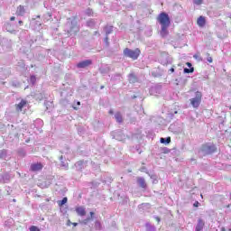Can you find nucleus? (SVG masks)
Segmentation results:
<instances>
[{
  "instance_id": "nucleus-1",
  "label": "nucleus",
  "mask_w": 231,
  "mask_h": 231,
  "mask_svg": "<svg viewBox=\"0 0 231 231\" xmlns=\"http://www.w3.org/2000/svg\"><path fill=\"white\" fill-rule=\"evenodd\" d=\"M159 24H161V35L162 37H167L169 35V27L171 26V18L169 14L162 13L157 17Z\"/></svg>"
},
{
  "instance_id": "nucleus-2",
  "label": "nucleus",
  "mask_w": 231,
  "mask_h": 231,
  "mask_svg": "<svg viewBox=\"0 0 231 231\" xmlns=\"http://www.w3.org/2000/svg\"><path fill=\"white\" fill-rule=\"evenodd\" d=\"M201 98H203V94L200 91L195 92V97L189 99L192 107H199L201 105Z\"/></svg>"
},
{
  "instance_id": "nucleus-3",
  "label": "nucleus",
  "mask_w": 231,
  "mask_h": 231,
  "mask_svg": "<svg viewBox=\"0 0 231 231\" xmlns=\"http://www.w3.org/2000/svg\"><path fill=\"white\" fill-rule=\"evenodd\" d=\"M124 54L125 57H129L130 59H134V60H136L138 57H140V49L131 50V49H125L124 51Z\"/></svg>"
},
{
  "instance_id": "nucleus-4",
  "label": "nucleus",
  "mask_w": 231,
  "mask_h": 231,
  "mask_svg": "<svg viewBox=\"0 0 231 231\" xmlns=\"http://www.w3.org/2000/svg\"><path fill=\"white\" fill-rule=\"evenodd\" d=\"M70 29L69 30V33L73 34L77 33L79 32V25L77 24V20H73L71 22H68V26H71Z\"/></svg>"
},
{
  "instance_id": "nucleus-5",
  "label": "nucleus",
  "mask_w": 231,
  "mask_h": 231,
  "mask_svg": "<svg viewBox=\"0 0 231 231\" xmlns=\"http://www.w3.org/2000/svg\"><path fill=\"white\" fill-rule=\"evenodd\" d=\"M28 107L26 100L23 99L18 105H16V111L21 112Z\"/></svg>"
},
{
  "instance_id": "nucleus-6",
  "label": "nucleus",
  "mask_w": 231,
  "mask_h": 231,
  "mask_svg": "<svg viewBox=\"0 0 231 231\" xmlns=\"http://www.w3.org/2000/svg\"><path fill=\"white\" fill-rule=\"evenodd\" d=\"M42 163L41 162L33 163L31 165V171H32L33 172H37L39 171H42Z\"/></svg>"
},
{
  "instance_id": "nucleus-7",
  "label": "nucleus",
  "mask_w": 231,
  "mask_h": 231,
  "mask_svg": "<svg viewBox=\"0 0 231 231\" xmlns=\"http://www.w3.org/2000/svg\"><path fill=\"white\" fill-rule=\"evenodd\" d=\"M203 151H205L206 154H211V152H214L216 151L215 145H205L203 147Z\"/></svg>"
},
{
  "instance_id": "nucleus-8",
  "label": "nucleus",
  "mask_w": 231,
  "mask_h": 231,
  "mask_svg": "<svg viewBox=\"0 0 231 231\" xmlns=\"http://www.w3.org/2000/svg\"><path fill=\"white\" fill-rule=\"evenodd\" d=\"M88 66H91V60H86L78 63V68H88Z\"/></svg>"
},
{
  "instance_id": "nucleus-9",
  "label": "nucleus",
  "mask_w": 231,
  "mask_h": 231,
  "mask_svg": "<svg viewBox=\"0 0 231 231\" xmlns=\"http://www.w3.org/2000/svg\"><path fill=\"white\" fill-rule=\"evenodd\" d=\"M204 226H205V222L203 221V219H199L198 224L196 226V231L203 230Z\"/></svg>"
},
{
  "instance_id": "nucleus-10",
  "label": "nucleus",
  "mask_w": 231,
  "mask_h": 231,
  "mask_svg": "<svg viewBox=\"0 0 231 231\" xmlns=\"http://www.w3.org/2000/svg\"><path fill=\"white\" fill-rule=\"evenodd\" d=\"M205 23H206V20H205V17L203 16H200L198 21H197V24L199 26H200V28H203V26H205Z\"/></svg>"
},
{
  "instance_id": "nucleus-11",
  "label": "nucleus",
  "mask_w": 231,
  "mask_h": 231,
  "mask_svg": "<svg viewBox=\"0 0 231 231\" xmlns=\"http://www.w3.org/2000/svg\"><path fill=\"white\" fill-rule=\"evenodd\" d=\"M137 183L138 185H140V187H142V189H145V187H147V184H145V180L143 178H139L137 180Z\"/></svg>"
},
{
  "instance_id": "nucleus-12",
  "label": "nucleus",
  "mask_w": 231,
  "mask_h": 231,
  "mask_svg": "<svg viewBox=\"0 0 231 231\" xmlns=\"http://www.w3.org/2000/svg\"><path fill=\"white\" fill-rule=\"evenodd\" d=\"M77 213L79 216H86V208L79 207L76 208Z\"/></svg>"
},
{
  "instance_id": "nucleus-13",
  "label": "nucleus",
  "mask_w": 231,
  "mask_h": 231,
  "mask_svg": "<svg viewBox=\"0 0 231 231\" xmlns=\"http://www.w3.org/2000/svg\"><path fill=\"white\" fill-rule=\"evenodd\" d=\"M24 12H25L24 6L20 5V6H18V8L16 10V14L17 15H24Z\"/></svg>"
},
{
  "instance_id": "nucleus-14",
  "label": "nucleus",
  "mask_w": 231,
  "mask_h": 231,
  "mask_svg": "<svg viewBox=\"0 0 231 231\" xmlns=\"http://www.w3.org/2000/svg\"><path fill=\"white\" fill-rule=\"evenodd\" d=\"M161 143H171V137L161 138Z\"/></svg>"
},
{
  "instance_id": "nucleus-15",
  "label": "nucleus",
  "mask_w": 231,
  "mask_h": 231,
  "mask_svg": "<svg viewBox=\"0 0 231 231\" xmlns=\"http://www.w3.org/2000/svg\"><path fill=\"white\" fill-rule=\"evenodd\" d=\"M115 118H116V120H117V122H122V114H120V113H116V115H115Z\"/></svg>"
},
{
  "instance_id": "nucleus-16",
  "label": "nucleus",
  "mask_w": 231,
  "mask_h": 231,
  "mask_svg": "<svg viewBox=\"0 0 231 231\" xmlns=\"http://www.w3.org/2000/svg\"><path fill=\"white\" fill-rule=\"evenodd\" d=\"M68 203V198H63L61 201H59V206L62 207V205H66Z\"/></svg>"
},
{
  "instance_id": "nucleus-17",
  "label": "nucleus",
  "mask_w": 231,
  "mask_h": 231,
  "mask_svg": "<svg viewBox=\"0 0 231 231\" xmlns=\"http://www.w3.org/2000/svg\"><path fill=\"white\" fill-rule=\"evenodd\" d=\"M6 156V150L0 151V158H5Z\"/></svg>"
},
{
  "instance_id": "nucleus-18",
  "label": "nucleus",
  "mask_w": 231,
  "mask_h": 231,
  "mask_svg": "<svg viewBox=\"0 0 231 231\" xmlns=\"http://www.w3.org/2000/svg\"><path fill=\"white\" fill-rule=\"evenodd\" d=\"M95 228L97 230H100V228H102V225L100 224V222H98V221L96 222Z\"/></svg>"
},
{
  "instance_id": "nucleus-19",
  "label": "nucleus",
  "mask_w": 231,
  "mask_h": 231,
  "mask_svg": "<svg viewBox=\"0 0 231 231\" xmlns=\"http://www.w3.org/2000/svg\"><path fill=\"white\" fill-rule=\"evenodd\" d=\"M184 73H194V68L184 69Z\"/></svg>"
},
{
  "instance_id": "nucleus-20",
  "label": "nucleus",
  "mask_w": 231,
  "mask_h": 231,
  "mask_svg": "<svg viewBox=\"0 0 231 231\" xmlns=\"http://www.w3.org/2000/svg\"><path fill=\"white\" fill-rule=\"evenodd\" d=\"M36 80H37V79L35 78V76H31V78H30L31 84H35Z\"/></svg>"
},
{
  "instance_id": "nucleus-21",
  "label": "nucleus",
  "mask_w": 231,
  "mask_h": 231,
  "mask_svg": "<svg viewBox=\"0 0 231 231\" xmlns=\"http://www.w3.org/2000/svg\"><path fill=\"white\" fill-rule=\"evenodd\" d=\"M30 231H41V229H39L37 226H32L31 227H30Z\"/></svg>"
},
{
  "instance_id": "nucleus-22",
  "label": "nucleus",
  "mask_w": 231,
  "mask_h": 231,
  "mask_svg": "<svg viewBox=\"0 0 231 231\" xmlns=\"http://www.w3.org/2000/svg\"><path fill=\"white\" fill-rule=\"evenodd\" d=\"M194 5H201L203 3V0H193Z\"/></svg>"
},
{
  "instance_id": "nucleus-23",
  "label": "nucleus",
  "mask_w": 231,
  "mask_h": 231,
  "mask_svg": "<svg viewBox=\"0 0 231 231\" xmlns=\"http://www.w3.org/2000/svg\"><path fill=\"white\" fill-rule=\"evenodd\" d=\"M134 74H130L129 75V80H130V82H134Z\"/></svg>"
},
{
  "instance_id": "nucleus-24",
  "label": "nucleus",
  "mask_w": 231,
  "mask_h": 231,
  "mask_svg": "<svg viewBox=\"0 0 231 231\" xmlns=\"http://www.w3.org/2000/svg\"><path fill=\"white\" fill-rule=\"evenodd\" d=\"M194 59H197L198 60H201V57H199V54H195Z\"/></svg>"
},
{
  "instance_id": "nucleus-25",
  "label": "nucleus",
  "mask_w": 231,
  "mask_h": 231,
  "mask_svg": "<svg viewBox=\"0 0 231 231\" xmlns=\"http://www.w3.org/2000/svg\"><path fill=\"white\" fill-rule=\"evenodd\" d=\"M108 31L106 30V33L107 34H109V33H111V32H113V27L112 26H110V27H108Z\"/></svg>"
},
{
  "instance_id": "nucleus-26",
  "label": "nucleus",
  "mask_w": 231,
  "mask_h": 231,
  "mask_svg": "<svg viewBox=\"0 0 231 231\" xmlns=\"http://www.w3.org/2000/svg\"><path fill=\"white\" fill-rule=\"evenodd\" d=\"M45 106H51V107H53V103L52 102H46Z\"/></svg>"
},
{
  "instance_id": "nucleus-27",
  "label": "nucleus",
  "mask_w": 231,
  "mask_h": 231,
  "mask_svg": "<svg viewBox=\"0 0 231 231\" xmlns=\"http://www.w3.org/2000/svg\"><path fill=\"white\" fill-rule=\"evenodd\" d=\"M193 207H199V202L196 201V202L193 204Z\"/></svg>"
},
{
  "instance_id": "nucleus-28",
  "label": "nucleus",
  "mask_w": 231,
  "mask_h": 231,
  "mask_svg": "<svg viewBox=\"0 0 231 231\" xmlns=\"http://www.w3.org/2000/svg\"><path fill=\"white\" fill-rule=\"evenodd\" d=\"M212 60H212V57H208V62L212 63Z\"/></svg>"
},
{
  "instance_id": "nucleus-29",
  "label": "nucleus",
  "mask_w": 231,
  "mask_h": 231,
  "mask_svg": "<svg viewBox=\"0 0 231 231\" xmlns=\"http://www.w3.org/2000/svg\"><path fill=\"white\" fill-rule=\"evenodd\" d=\"M187 66L188 68H192V64H190V62H187Z\"/></svg>"
},
{
  "instance_id": "nucleus-30",
  "label": "nucleus",
  "mask_w": 231,
  "mask_h": 231,
  "mask_svg": "<svg viewBox=\"0 0 231 231\" xmlns=\"http://www.w3.org/2000/svg\"><path fill=\"white\" fill-rule=\"evenodd\" d=\"M61 165H62V167H64L65 169H68V164L62 163Z\"/></svg>"
},
{
  "instance_id": "nucleus-31",
  "label": "nucleus",
  "mask_w": 231,
  "mask_h": 231,
  "mask_svg": "<svg viewBox=\"0 0 231 231\" xmlns=\"http://www.w3.org/2000/svg\"><path fill=\"white\" fill-rule=\"evenodd\" d=\"M92 24H93V22H92V21L88 22V26H91Z\"/></svg>"
},
{
  "instance_id": "nucleus-32",
  "label": "nucleus",
  "mask_w": 231,
  "mask_h": 231,
  "mask_svg": "<svg viewBox=\"0 0 231 231\" xmlns=\"http://www.w3.org/2000/svg\"><path fill=\"white\" fill-rule=\"evenodd\" d=\"M91 219H93V216H95L94 212H90Z\"/></svg>"
},
{
  "instance_id": "nucleus-33",
  "label": "nucleus",
  "mask_w": 231,
  "mask_h": 231,
  "mask_svg": "<svg viewBox=\"0 0 231 231\" xmlns=\"http://www.w3.org/2000/svg\"><path fill=\"white\" fill-rule=\"evenodd\" d=\"M10 21H15V16L11 17Z\"/></svg>"
},
{
  "instance_id": "nucleus-34",
  "label": "nucleus",
  "mask_w": 231,
  "mask_h": 231,
  "mask_svg": "<svg viewBox=\"0 0 231 231\" xmlns=\"http://www.w3.org/2000/svg\"><path fill=\"white\" fill-rule=\"evenodd\" d=\"M156 220L158 221V223H160V217H156Z\"/></svg>"
},
{
  "instance_id": "nucleus-35",
  "label": "nucleus",
  "mask_w": 231,
  "mask_h": 231,
  "mask_svg": "<svg viewBox=\"0 0 231 231\" xmlns=\"http://www.w3.org/2000/svg\"><path fill=\"white\" fill-rule=\"evenodd\" d=\"M171 73H174V69H171Z\"/></svg>"
},
{
  "instance_id": "nucleus-36",
  "label": "nucleus",
  "mask_w": 231,
  "mask_h": 231,
  "mask_svg": "<svg viewBox=\"0 0 231 231\" xmlns=\"http://www.w3.org/2000/svg\"><path fill=\"white\" fill-rule=\"evenodd\" d=\"M19 24H23V21H19Z\"/></svg>"
},
{
  "instance_id": "nucleus-37",
  "label": "nucleus",
  "mask_w": 231,
  "mask_h": 231,
  "mask_svg": "<svg viewBox=\"0 0 231 231\" xmlns=\"http://www.w3.org/2000/svg\"><path fill=\"white\" fill-rule=\"evenodd\" d=\"M151 231H154V227H152V228H151Z\"/></svg>"
},
{
  "instance_id": "nucleus-38",
  "label": "nucleus",
  "mask_w": 231,
  "mask_h": 231,
  "mask_svg": "<svg viewBox=\"0 0 231 231\" xmlns=\"http://www.w3.org/2000/svg\"><path fill=\"white\" fill-rule=\"evenodd\" d=\"M78 106H80V102H78Z\"/></svg>"
},
{
  "instance_id": "nucleus-39",
  "label": "nucleus",
  "mask_w": 231,
  "mask_h": 231,
  "mask_svg": "<svg viewBox=\"0 0 231 231\" xmlns=\"http://www.w3.org/2000/svg\"><path fill=\"white\" fill-rule=\"evenodd\" d=\"M84 223H85V224L88 223V220H85Z\"/></svg>"
}]
</instances>
